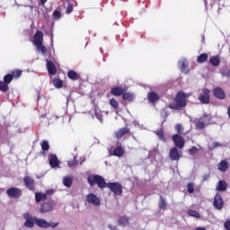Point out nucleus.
Segmentation results:
<instances>
[{
  "label": "nucleus",
  "instance_id": "55",
  "mask_svg": "<svg viewBox=\"0 0 230 230\" xmlns=\"http://www.w3.org/2000/svg\"><path fill=\"white\" fill-rule=\"evenodd\" d=\"M223 75H224L225 76H227V78H230V69L225 71V72L223 73Z\"/></svg>",
  "mask_w": 230,
  "mask_h": 230
},
{
  "label": "nucleus",
  "instance_id": "53",
  "mask_svg": "<svg viewBox=\"0 0 230 230\" xmlns=\"http://www.w3.org/2000/svg\"><path fill=\"white\" fill-rule=\"evenodd\" d=\"M222 146V144L218 143V142H214L213 143V148H218Z\"/></svg>",
  "mask_w": 230,
  "mask_h": 230
},
{
  "label": "nucleus",
  "instance_id": "48",
  "mask_svg": "<svg viewBox=\"0 0 230 230\" xmlns=\"http://www.w3.org/2000/svg\"><path fill=\"white\" fill-rule=\"evenodd\" d=\"M53 15L55 19H60V17H62V13L58 10H55Z\"/></svg>",
  "mask_w": 230,
  "mask_h": 230
},
{
  "label": "nucleus",
  "instance_id": "35",
  "mask_svg": "<svg viewBox=\"0 0 230 230\" xmlns=\"http://www.w3.org/2000/svg\"><path fill=\"white\" fill-rule=\"evenodd\" d=\"M63 184L66 188H71V186L73 184V178H71V177H65L64 180H63Z\"/></svg>",
  "mask_w": 230,
  "mask_h": 230
},
{
  "label": "nucleus",
  "instance_id": "47",
  "mask_svg": "<svg viewBox=\"0 0 230 230\" xmlns=\"http://www.w3.org/2000/svg\"><path fill=\"white\" fill-rule=\"evenodd\" d=\"M197 152H199V148H197L196 146H193L190 149H189L190 155H195Z\"/></svg>",
  "mask_w": 230,
  "mask_h": 230
},
{
  "label": "nucleus",
  "instance_id": "15",
  "mask_svg": "<svg viewBox=\"0 0 230 230\" xmlns=\"http://www.w3.org/2000/svg\"><path fill=\"white\" fill-rule=\"evenodd\" d=\"M86 200L89 204H93V206H100V198H98L93 193H90L86 196Z\"/></svg>",
  "mask_w": 230,
  "mask_h": 230
},
{
  "label": "nucleus",
  "instance_id": "6",
  "mask_svg": "<svg viewBox=\"0 0 230 230\" xmlns=\"http://www.w3.org/2000/svg\"><path fill=\"white\" fill-rule=\"evenodd\" d=\"M172 139L176 148H180V149L184 148V145H186V141L184 140L183 137H181L179 134H175L172 137Z\"/></svg>",
  "mask_w": 230,
  "mask_h": 230
},
{
  "label": "nucleus",
  "instance_id": "14",
  "mask_svg": "<svg viewBox=\"0 0 230 230\" xmlns=\"http://www.w3.org/2000/svg\"><path fill=\"white\" fill-rule=\"evenodd\" d=\"M34 46L37 44H42L44 42V33L41 31H37L33 36Z\"/></svg>",
  "mask_w": 230,
  "mask_h": 230
},
{
  "label": "nucleus",
  "instance_id": "24",
  "mask_svg": "<svg viewBox=\"0 0 230 230\" xmlns=\"http://www.w3.org/2000/svg\"><path fill=\"white\" fill-rule=\"evenodd\" d=\"M217 168L219 172H227V169L229 168V163L226 160H222L218 164Z\"/></svg>",
  "mask_w": 230,
  "mask_h": 230
},
{
  "label": "nucleus",
  "instance_id": "46",
  "mask_svg": "<svg viewBox=\"0 0 230 230\" xmlns=\"http://www.w3.org/2000/svg\"><path fill=\"white\" fill-rule=\"evenodd\" d=\"M205 124L203 121H198L196 122V128H198L199 130H202V128H204Z\"/></svg>",
  "mask_w": 230,
  "mask_h": 230
},
{
  "label": "nucleus",
  "instance_id": "38",
  "mask_svg": "<svg viewBox=\"0 0 230 230\" xmlns=\"http://www.w3.org/2000/svg\"><path fill=\"white\" fill-rule=\"evenodd\" d=\"M11 75H13V79L20 78V76L22 75V70L21 69L13 70L11 71Z\"/></svg>",
  "mask_w": 230,
  "mask_h": 230
},
{
  "label": "nucleus",
  "instance_id": "27",
  "mask_svg": "<svg viewBox=\"0 0 230 230\" xmlns=\"http://www.w3.org/2000/svg\"><path fill=\"white\" fill-rule=\"evenodd\" d=\"M209 62L211 66H214L215 67H218L220 66V57L218 56H213L209 58Z\"/></svg>",
  "mask_w": 230,
  "mask_h": 230
},
{
  "label": "nucleus",
  "instance_id": "5",
  "mask_svg": "<svg viewBox=\"0 0 230 230\" xmlns=\"http://www.w3.org/2000/svg\"><path fill=\"white\" fill-rule=\"evenodd\" d=\"M6 195L10 199H21L22 197V190L16 187H10L6 190Z\"/></svg>",
  "mask_w": 230,
  "mask_h": 230
},
{
  "label": "nucleus",
  "instance_id": "13",
  "mask_svg": "<svg viewBox=\"0 0 230 230\" xmlns=\"http://www.w3.org/2000/svg\"><path fill=\"white\" fill-rule=\"evenodd\" d=\"M49 163L51 168H58L60 166V161L57 155H50L49 156Z\"/></svg>",
  "mask_w": 230,
  "mask_h": 230
},
{
  "label": "nucleus",
  "instance_id": "23",
  "mask_svg": "<svg viewBox=\"0 0 230 230\" xmlns=\"http://www.w3.org/2000/svg\"><path fill=\"white\" fill-rule=\"evenodd\" d=\"M40 146H41V150H42V151H40V155H46V152H48V150H49V142H48V140H43L40 143Z\"/></svg>",
  "mask_w": 230,
  "mask_h": 230
},
{
  "label": "nucleus",
  "instance_id": "4",
  "mask_svg": "<svg viewBox=\"0 0 230 230\" xmlns=\"http://www.w3.org/2000/svg\"><path fill=\"white\" fill-rule=\"evenodd\" d=\"M106 188H109L118 197L123 195V186L119 182H108Z\"/></svg>",
  "mask_w": 230,
  "mask_h": 230
},
{
  "label": "nucleus",
  "instance_id": "8",
  "mask_svg": "<svg viewBox=\"0 0 230 230\" xmlns=\"http://www.w3.org/2000/svg\"><path fill=\"white\" fill-rule=\"evenodd\" d=\"M213 206L215 209H217V211H222V209H224V199H222V195L219 193L216 194Z\"/></svg>",
  "mask_w": 230,
  "mask_h": 230
},
{
  "label": "nucleus",
  "instance_id": "9",
  "mask_svg": "<svg viewBox=\"0 0 230 230\" xmlns=\"http://www.w3.org/2000/svg\"><path fill=\"white\" fill-rule=\"evenodd\" d=\"M210 93L211 92L209 91V89L204 88L202 90V93L199 94V101L201 102V103H203L204 105H208V103H209L210 102V97H209Z\"/></svg>",
  "mask_w": 230,
  "mask_h": 230
},
{
  "label": "nucleus",
  "instance_id": "29",
  "mask_svg": "<svg viewBox=\"0 0 230 230\" xmlns=\"http://www.w3.org/2000/svg\"><path fill=\"white\" fill-rule=\"evenodd\" d=\"M129 223L130 222H129L128 217H127L125 216L124 217H120L119 218V220H118L119 226H122V227H125V226H128Z\"/></svg>",
  "mask_w": 230,
  "mask_h": 230
},
{
  "label": "nucleus",
  "instance_id": "33",
  "mask_svg": "<svg viewBox=\"0 0 230 230\" xmlns=\"http://www.w3.org/2000/svg\"><path fill=\"white\" fill-rule=\"evenodd\" d=\"M122 99L125 100L126 102H134V94L131 93H124L122 94Z\"/></svg>",
  "mask_w": 230,
  "mask_h": 230
},
{
  "label": "nucleus",
  "instance_id": "20",
  "mask_svg": "<svg viewBox=\"0 0 230 230\" xmlns=\"http://www.w3.org/2000/svg\"><path fill=\"white\" fill-rule=\"evenodd\" d=\"M47 69L49 75H57V66H55V63H53V61H47Z\"/></svg>",
  "mask_w": 230,
  "mask_h": 230
},
{
  "label": "nucleus",
  "instance_id": "30",
  "mask_svg": "<svg viewBox=\"0 0 230 230\" xmlns=\"http://www.w3.org/2000/svg\"><path fill=\"white\" fill-rule=\"evenodd\" d=\"M208 53H202L198 57L197 62L198 64H204V62H208Z\"/></svg>",
  "mask_w": 230,
  "mask_h": 230
},
{
  "label": "nucleus",
  "instance_id": "37",
  "mask_svg": "<svg viewBox=\"0 0 230 230\" xmlns=\"http://www.w3.org/2000/svg\"><path fill=\"white\" fill-rule=\"evenodd\" d=\"M0 91L2 93H7V91H10V86H8L4 81H0Z\"/></svg>",
  "mask_w": 230,
  "mask_h": 230
},
{
  "label": "nucleus",
  "instance_id": "26",
  "mask_svg": "<svg viewBox=\"0 0 230 230\" xmlns=\"http://www.w3.org/2000/svg\"><path fill=\"white\" fill-rule=\"evenodd\" d=\"M216 190L217 191H226L227 190V182L224 180L219 181Z\"/></svg>",
  "mask_w": 230,
  "mask_h": 230
},
{
  "label": "nucleus",
  "instance_id": "11",
  "mask_svg": "<svg viewBox=\"0 0 230 230\" xmlns=\"http://www.w3.org/2000/svg\"><path fill=\"white\" fill-rule=\"evenodd\" d=\"M213 94L217 100H226V92L221 87H216L213 90Z\"/></svg>",
  "mask_w": 230,
  "mask_h": 230
},
{
  "label": "nucleus",
  "instance_id": "44",
  "mask_svg": "<svg viewBox=\"0 0 230 230\" xmlns=\"http://www.w3.org/2000/svg\"><path fill=\"white\" fill-rule=\"evenodd\" d=\"M156 136H158L159 139H161V141H166V137H164V132H163V129H158L155 132Z\"/></svg>",
  "mask_w": 230,
  "mask_h": 230
},
{
  "label": "nucleus",
  "instance_id": "49",
  "mask_svg": "<svg viewBox=\"0 0 230 230\" xmlns=\"http://www.w3.org/2000/svg\"><path fill=\"white\" fill-rule=\"evenodd\" d=\"M76 164H78V161H76L75 158H74L73 160H70L68 162V166L73 167V166H76Z\"/></svg>",
  "mask_w": 230,
  "mask_h": 230
},
{
  "label": "nucleus",
  "instance_id": "50",
  "mask_svg": "<svg viewBox=\"0 0 230 230\" xmlns=\"http://www.w3.org/2000/svg\"><path fill=\"white\" fill-rule=\"evenodd\" d=\"M54 194H55V190H53V189H49V190H47L45 191L46 197L51 196V195H54Z\"/></svg>",
  "mask_w": 230,
  "mask_h": 230
},
{
  "label": "nucleus",
  "instance_id": "10",
  "mask_svg": "<svg viewBox=\"0 0 230 230\" xmlns=\"http://www.w3.org/2000/svg\"><path fill=\"white\" fill-rule=\"evenodd\" d=\"M24 218H25V223L24 226L25 227H35V217H33V216L30 215V214H25L24 215Z\"/></svg>",
  "mask_w": 230,
  "mask_h": 230
},
{
  "label": "nucleus",
  "instance_id": "40",
  "mask_svg": "<svg viewBox=\"0 0 230 230\" xmlns=\"http://www.w3.org/2000/svg\"><path fill=\"white\" fill-rule=\"evenodd\" d=\"M110 105H111V107L114 108L115 110L119 109V103L114 98H111L110 100Z\"/></svg>",
  "mask_w": 230,
  "mask_h": 230
},
{
  "label": "nucleus",
  "instance_id": "3",
  "mask_svg": "<svg viewBox=\"0 0 230 230\" xmlns=\"http://www.w3.org/2000/svg\"><path fill=\"white\" fill-rule=\"evenodd\" d=\"M57 208V203L53 199H49L48 201H44L40 208V213H49V211H53Z\"/></svg>",
  "mask_w": 230,
  "mask_h": 230
},
{
  "label": "nucleus",
  "instance_id": "57",
  "mask_svg": "<svg viewBox=\"0 0 230 230\" xmlns=\"http://www.w3.org/2000/svg\"><path fill=\"white\" fill-rule=\"evenodd\" d=\"M108 227L111 230H118V228L116 226H112V225H109Z\"/></svg>",
  "mask_w": 230,
  "mask_h": 230
},
{
  "label": "nucleus",
  "instance_id": "17",
  "mask_svg": "<svg viewBox=\"0 0 230 230\" xmlns=\"http://www.w3.org/2000/svg\"><path fill=\"white\" fill-rule=\"evenodd\" d=\"M127 134H130V128L128 127H125V128L119 129L115 133V136H116L117 139H121V137H123V136H127Z\"/></svg>",
  "mask_w": 230,
  "mask_h": 230
},
{
  "label": "nucleus",
  "instance_id": "58",
  "mask_svg": "<svg viewBox=\"0 0 230 230\" xmlns=\"http://www.w3.org/2000/svg\"><path fill=\"white\" fill-rule=\"evenodd\" d=\"M227 114H228V118H230V106L228 107Z\"/></svg>",
  "mask_w": 230,
  "mask_h": 230
},
{
  "label": "nucleus",
  "instance_id": "34",
  "mask_svg": "<svg viewBox=\"0 0 230 230\" xmlns=\"http://www.w3.org/2000/svg\"><path fill=\"white\" fill-rule=\"evenodd\" d=\"M174 128L178 136H184V127L181 124H176Z\"/></svg>",
  "mask_w": 230,
  "mask_h": 230
},
{
  "label": "nucleus",
  "instance_id": "51",
  "mask_svg": "<svg viewBox=\"0 0 230 230\" xmlns=\"http://www.w3.org/2000/svg\"><path fill=\"white\" fill-rule=\"evenodd\" d=\"M224 226H225V229L230 230V220H227L226 222H225Z\"/></svg>",
  "mask_w": 230,
  "mask_h": 230
},
{
  "label": "nucleus",
  "instance_id": "1",
  "mask_svg": "<svg viewBox=\"0 0 230 230\" xmlns=\"http://www.w3.org/2000/svg\"><path fill=\"white\" fill-rule=\"evenodd\" d=\"M186 105V93L183 92H178L175 96L174 102L170 103L169 107L173 111H182Z\"/></svg>",
  "mask_w": 230,
  "mask_h": 230
},
{
  "label": "nucleus",
  "instance_id": "25",
  "mask_svg": "<svg viewBox=\"0 0 230 230\" xmlns=\"http://www.w3.org/2000/svg\"><path fill=\"white\" fill-rule=\"evenodd\" d=\"M35 200L36 202H44V200H48V197L44 192H36L35 193Z\"/></svg>",
  "mask_w": 230,
  "mask_h": 230
},
{
  "label": "nucleus",
  "instance_id": "39",
  "mask_svg": "<svg viewBox=\"0 0 230 230\" xmlns=\"http://www.w3.org/2000/svg\"><path fill=\"white\" fill-rule=\"evenodd\" d=\"M13 80V75L11 74H7L4 76V83H5L7 85Z\"/></svg>",
  "mask_w": 230,
  "mask_h": 230
},
{
  "label": "nucleus",
  "instance_id": "45",
  "mask_svg": "<svg viewBox=\"0 0 230 230\" xmlns=\"http://www.w3.org/2000/svg\"><path fill=\"white\" fill-rule=\"evenodd\" d=\"M187 191L188 193H194L195 191V185L193 183H188L187 185Z\"/></svg>",
  "mask_w": 230,
  "mask_h": 230
},
{
  "label": "nucleus",
  "instance_id": "28",
  "mask_svg": "<svg viewBox=\"0 0 230 230\" xmlns=\"http://www.w3.org/2000/svg\"><path fill=\"white\" fill-rule=\"evenodd\" d=\"M67 76L70 80H79L80 75L76 73L75 70H69L67 73Z\"/></svg>",
  "mask_w": 230,
  "mask_h": 230
},
{
  "label": "nucleus",
  "instance_id": "21",
  "mask_svg": "<svg viewBox=\"0 0 230 230\" xmlns=\"http://www.w3.org/2000/svg\"><path fill=\"white\" fill-rule=\"evenodd\" d=\"M147 100L150 103H155V102H159V95L155 92H150L147 95Z\"/></svg>",
  "mask_w": 230,
  "mask_h": 230
},
{
  "label": "nucleus",
  "instance_id": "7",
  "mask_svg": "<svg viewBox=\"0 0 230 230\" xmlns=\"http://www.w3.org/2000/svg\"><path fill=\"white\" fill-rule=\"evenodd\" d=\"M23 184L29 191H35V180L31 176H25L23 178Z\"/></svg>",
  "mask_w": 230,
  "mask_h": 230
},
{
  "label": "nucleus",
  "instance_id": "19",
  "mask_svg": "<svg viewBox=\"0 0 230 230\" xmlns=\"http://www.w3.org/2000/svg\"><path fill=\"white\" fill-rule=\"evenodd\" d=\"M35 225L38 226V227H42L44 229H48V227H49V223L46 221V219L38 217H35Z\"/></svg>",
  "mask_w": 230,
  "mask_h": 230
},
{
  "label": "nucleus",
  "instance_id": "52",
  "mask_svg": "<svg viewBox=\"0 0 230 230\" xmlns=\"http://www.w3.org/2000/svg\"><path fill=\"white\" fill-rule=\"evenodd\" d=\"M215 4V0H205V6H208V4Z\"/></svg>",
  "mask_w": 230,
  "mask_h": 230
},
{
  "label": "nucleus",
  "instance_id": "16",
  "mask_svg": "<svg viewBox=\"0 0 230 230\" xmlns=\"http://www.w3.org/2000/svg\"><path fill=\"white\" fill-rule=\"evenodd\" d=\"M113 96H123V93H127V90L121 86H115L111 91Z\"/></svg>",
  "mask_w": 230,
  "mask_h": 230
},
{
  "label": "nucleus",
  "instance_id": "31",
  "mask_svg": "<svg viewBox=\"0 0 230 230\" xmlns=\"http://www.w3.org/2000/svg\"><path fill=\"white\" fill-rule=\"evenodd\" d=\"M52 84L57 87V89H62V87H64V83L60 78H54L52 80Z\"/></svg>",
  "mask_w": 230,
  "mask_h": 230
},
{
  "label": "nucleus",
  "instance_id": "2",
  "mask_svg": "<svg viewBox=\"0 0 230 230\" xmlns=\"http://www.w3.org/2000/svg\"><path fill=\"white\" fill-rule=\"evenodd\" d=\"M87 182L92 188L93 186L96 185L100 190H105V188H107V181H105V178H103L100 174H93L88 176Z\"/></svg>",
  "mask_w": 230,
  "mask_h": 230
},
{
  "label": "nucleus",
  "instance_id": "36",
  "mask_svg": "<svg viewBox=\"0 0 230 230\" xmlns=\"http://www.w3.org/2000/svg\"><path fill=\"white\" fill-rule=\"evenodd\" d=\"M160 209H165L166 206H168V203L166 202V199L160 196L159 203H158Z\"/></svg>",
  "mask_w": 230,
  "mask_h": 230
},
{
  "label": "nucleus",
  "instance_id": "12",
  "mask_svg": "<svg viewBox=\"0 0 230 230\" xmlns=\"http://www.w3.org/2000/svg\"><path fill=\"white\" fill-rule=\"evenodd\" d=\"M169 158L171 161H179L181 159V154L179 153V149L177 147H172L169 152Z\"/></svg>",
  "mask_w": 230,
  "mask_h": 230
},
{
  "label": "nucleus",
  "instance_id": "22",
  "mask_svg": "<svg viewBox=\"0 0 230 230\" xmlns=\"http://www.w3.org/2000/svg\"><path fill=\"white\" fill-rule=\"evenodd\" d=\"M113 155L116 157H123L125 155V148L123 146H119L113 150Z\"/></svg>",
  "mask_w": 230,
  "mask_h": 230
},
{
  "label": "nucleus",
  "instance_id": "32",
  "mask_svg": "<svg viewBox=\"0 0 230 230\" xmlns=\"http://www.w3.org/2000/svg\"><path fill=\"white\" fill-rule=\"evenodd\" d=\"M35 47L37 48L38 51H40V53H42V55H48V49H46V46H44L43 43L37 44L35 45Z\"/></svg>",
  "mask_w": 230,
  "mask_h": 230
},
{
  "label": "nucleus",
  "instance_id": "56",
  "mask_svg": "<svg viewBox=\"0 0 230 230\" xmlns=\"http://www.w3.org/2000/svg\"><path fill=\"white\" fill-rule=\"evenodd\" d=\"M40 5L45 6L46 3H48V0H40Z\"/></svg>",
  "mask_w": 230,
  "mask_h": 230
},
{
  "label": "nucleus",
  "instance_id": "43",
  "mask_svg": "<svg viewBox=\"0 0 230 230\" xmlns=\"http://www.w3.org/2000/svg\"><path fill=\"white\" fill-rule=\"evenodd\" d=\"M94 116L97 119H99V121H101V123H103V115H102V113H100V111L95 109Z\"/></svg>",
  "mask_w": 230,
  "mask_h": 230
},
{
  "label": "nucleus",
  "instance_id": "18",
  "mask_svg": "<svg viewBox=\"0 0 230 230\" xmlns=\"http://www.w3.org/2000/svg\"><path fill=\"white\" fill-rule=\"evenodd\" d=\"M178 66L179 69H181V73H185V75H188L190 73V70L188 69V60L183 59L179 61Z\"/></svg>",
  "mask_w": 230,
  "mask_h": 230
},
{
  "label": "nucleus",
  "instance_id": "41",
  "mask_svg": "<svg viewBox=\"0 0 230 230\" xmlns=\"http://www.w3.org/2000/svg\"><path fill=\"white\" fill-rule=\"evenodd\" d=\"M188 215L193 217L194 218H200V214L197 210L190 209L188 210Z\"/></svg>",
  "mask_w": 230,
  "mask_h": 230
},
{
  "label": "nucleus",
  "instance_id": "54",
  "mask_svg": "<svg viewBox=\"0 0 230 230\" xmlns=\"http://www.w3.org/2000/svg\"><path fill=\"white\" fill-rule=\"evenodd\" d=\"M57 226H58V223H49V227L55 228Z\"/></svg>",
  "mask_w": 230,
  "mask_h": 230
},
{
  "label": "nucleus",
  "instance_id": "42",
  "mask_svg": "<svg viewBox=\"0 0 230 230\" xmlns=\"http://www.w3.org/2000/svg\"><path fill=\"white\" fill-rule=\"evenodd\" d=\"M73 10H75V6L73 5V4L68 3L65 13H66V15H69L70 13H73Z\"/></svg>",
  "mask_w": 230,
  "mask_h": 230
}]
</instances>
